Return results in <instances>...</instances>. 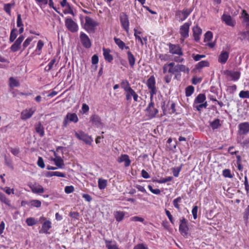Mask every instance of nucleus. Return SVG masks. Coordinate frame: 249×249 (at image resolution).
<instances>
[{
  "mask_svg": "<svg viewBox=\"0 0 249 249\" xmlns=\"http://www.w3.org/2000/svg\"><path fill=\"white\" fill-rule=\"evenodd\" d=\"M169 65L168 72L172 74H175V77H177L178 74L180 75L179 74L180 72H184L186 73H188L189 72V68H186L184 65L178 64L175 65L174 63L171 62L169 63Z\"/></svg>",
  "mask_w": 249,
  "mask_h": 249,
  "instance_id": "f257e3e1",
  "label": "nucleus"
},
{
  "mask_svg": "<svg viewBox=\"0 0 249 249\" xmlns=\"http://www.w3.org/2000/svg\"><path fill=\"white\" fill-rule=\"evenodd\" d=\"M98 25V22L89 17L86 16L85 17V22L83 27L89 33H94L95 28Z\"/></svg>",
  "mask_w": 249,
  "mask_h": 249,
  "instance_id": "f03ea898",
  "label": "nucleus"
},
{
  "mask_svg": "<svg viewBox=\"0 0 249 249\" xmlns=\"http://www.w3.org/2000/svg\"><path fill=\"white\" fill-rule=\"evenodd\" d=\"M206 100V96L204 94H199L195 98L194 106L198 111H200L203 108H206L208 104Z\"/></svg>",
  "mask_w": 249,
  "mask_h": 249,
  "instance_id": "7ed1b4c3",
  "label": "nucleus"
},
{
  "mask_svg": "<svg viewBox=\"0 0 249 249\" xmlns=\"http://www.w3.org/2000/svg\"><path fill=\"white\" fill-rule=\"evenodd\" d=\"M119 19L121 27L127 33L129 31V20L128 16L124 12H122L119 15Z\"/></svg>",
  "mask_w": 249,
  "mask_h": 249,
  "instance_id": "20e7f679",
  "label": "nucleus"
},
{
  "mask_svg": "<svg viewBox=\"0 0 249 249\" xmlns=\"http://www.w3.org/2000/svg\"><path fill=\"white\" fill-rule=\"evenodd\" d=\"M191 25V22H187L184 23L179 28V34L181 36L180 40L183 42L184 39L189 36L190 27Z\"/></svg>",
  "mask_w": 249,
  "mask_h": 249,
  "instance_id": "39448f33",
  "label": "nucleus"
},
{
  "mask_svg": "<svg viewBox=\"0 0 249 249\" xmlns=\"http://www.w3.org/2000/svg\"><path fill=\"white\" fill-rule=\"evenodd\" d=\"M156 81L155 77L151 76L147 81L146 85L149 90L150 94V99L152 100L153 96L157 93V89L156 88Z\"/></svg>",
  "mask_w": 249,
  "mask_h": 249,
  "instance_id": "423d86ee",
  "label": "nucleus"
},
{
  "mask_svg": "<svg viewBox=\"0 0 249 249\" xmlns=\"http://www.w3.org/2000/svg\"><path fill=\"white\" fill-rule=\"evenodd\" d=\"M75 136L80 140L84 141L86 144H91L93 142V139L91 136L82 131L75 132Z\"/></svg>",
  "mask_w": 249,
  "mask_h": 249,
  "instance_id": "0eeeda50",
  "label": "nucleus"
},
{
  "mask_svg": "<svg viewBox=\"0 0 249 249\" xmlns=\"http://www.w3.org/2000/svg\"><path fill=\"white\" fill-rule=\"evenodd\" d=\"M65 24L67 28L71 32L74 33L78 30L77 24L71 18H66L65 21Z\"/></svg>",
  "mask_w": 249,
  "mask_h": 249,
  "instance_id": "6e6552de",
  "label": "nucleus"
},
{
  "mask_svg": "<svg viewBox=\"0 0 249 249\" xmlns=\"http://www.w3.org/2000/svg\"><path fill=\"white\" fill-rule=\"evenodd\" d=\"M188 221L185 218L180 220L179 231L180 233L184 236H187L188 233Z\"/></svg>",
  "mask_w": 249,
  "mask_h": 249,
  "instance_id": "1a4fd4ad",
  "label": "nucleus"
},
{
  "mask_svg": "<svg viewBox=\"0 0 249 249\" xmlns=\"http://www.w3.org/2000/svg\"><path fill=\"white\" fill-rule=\"evenodd\" d=\"M192 12V9H184L182 11H177L176 16L179 19V21H183L187 18Z\"/></svg>",
  "mask_w": 249,
  "mask_h": 249,
  "instance_id": "9d476101",
  "label": "nucleus"
},
{
  "mask_svg": "<svg viewBox=\"0 0 249 249\" xmlns=\"http://www.w3.org/2000/svg\"><path fill=\"white\" fill-rule=\"evenodd\" d=\"M146 115L149 118L152 119L155 117L158 113V110L154 107V104L151 102L149 104L145 110Z\"/></svg>",
  "mask_w": 249,
  "mask_h": 249,
  "instance_id": "9b49d317",
  "label": "nucleus"
},
{
  "mask_svg": "<svg viewBox=\"0 0 249 249\" xmlns=\"http://www.w3.org/2000/svg\"><path fill=\"white\" fill-rule=\"evenodd\" d=\"M78 121V118L75 113H68L63 121V126L66 127L69 122L73 123H77Z\"/></svg>",
  "mask_w": 249,
  "mask_h": 249,
  "instance_id": "f8f14e48",
  "label": "nucleus"
},
{
  "mask_svg": "<svg viewBox=\"0 0 249 249\" xmlns=\"http://www.w3.org/2000/svg\"><path fill=\"white\" fill-rule=\"evenodd\" d=\"M36 111L34 107L26 108L22 110L21 113L20 118L23 120H26L30 118Z\"/></svg>",
  "mask_w": 249,
  "mask_h": 249,
  "instance_id": "ddd939ff",
  "label": "nucleus"
},
{
  "mask_svg": "<svg viewBox=\"0 0 249 249\" xmlns=\"http://www.w3.org/2000/svg\"><path fill=\"white\" fill-rule=\"evenodd\" d=\"M124 92L125 94V98L127 101H130L131 100L132 97H133L134 101H138L139 96L136 92L131 88H130L127 90H125Z\"/></svg>",
  "mask_w": 249,
  "mask_h": 249,
  "instance_id": "4468645a",
  "label": "nucleus"
},
{
  "mask_svg": "<svg viewBox=\"0 0 249 249\" xmlns=\"http://www.w3.org/2000/svg\"><path fill=\"white\" fill-rule=\"evenodd\" d=\"M134 36L135 37L136 41L138 42L142 46L144 44H146L147 40V37H142L141 36L142 32L136 29H134Z\"/></svg>",
  "mask_w": 249,
  "mask_h": 249,
  "instance_id": "2eb2a0df",
  "label": "nucleus"
},
{
  "mask_svg": "<svg viewBox=\"0 0 249 249\" xmlns=\"http://www.w3.org/2000/svg\"><path fill=\"white\" fill-rule=\"evenodd\" d=\"M29 186L33 193L40 194L44 192V188L38 183H30Z\"/></svg>",
  "mask_w": 249,
  "mask_h": 249,
  "instance_id": "dca6fc26",
  "label": "nucleus"
},
{
  "mask_svg": "<svg viewBox=\"0 0 249 249\" xmlns=\"http://www.w3.org/2000/svg\"><path fill=\"white\" fill-rule=\"evenodd\" d=\"M80 39L83 46L85 48H89L91 47V41L89 36L85 33L83 32L80 33Z\"/></svg>",
  "mask_w": 249,
  "mask_h": 249,
  "instance_id": "f3484780",
  "label": "nucleus"
},
{
  "mask_svg": "<svg viewBox=\"0 0 249 249\" xmlns=\"http://www.w3.org/2000/svg\"><path fill=\"white\" fill-rule=\"evenodd\" d=\"M238 127V133L239 135H244L249 132V123L248 122L240 123Z\"/></svg>",
  "mask_w": 249,
  "mask_h": 249,
  "instance_id": "a211bd4d",
  "label": "nucleus"
},
{
  "mask_svg": "<svg viewBox=\"0 0 249 249\" xmlns=\"http://www.w3.org/2000/svg\"><path fill=\"white\" fill-rule=\"evenodd\" d=\"M24 37L23 36H20L15 43L11 46L10 49L13 52H16L18 51L20 48L21 44L24 40Z\"/></svg>",
  "mask_w": 249,
  "mask_h": 249,
  "instance_id": "6ab92c4d",
  "label": "nucleus"
},
{
  "mask_svg": "<svg viewBox=\"0 0 249 249\" xmlns=\"http://www.w3.org/2000/svg\"><path fill=\"white\" fill-rule=\"evenodd\" d=\"M169 47L170 53L178 54L179 56L183 55L181 49L178 45L170 44Z\"/></svg>",
  "mask_w": 249,
  "mask_h": 249,
  "instance_id": "aec40b11",
  "label": "nucleus"
},
{
  "mask_svg": "<svg viewBox=\"0 0 249 249\" xmlns=\"http://www.w3.org/2000/svg\"><path fill=\"white\" fill-rule=\"evenodd\" d=\"M229 57V53L226 51L223 50L218 57V61L221 64H225Z\"/></svg>",
  "mask_w": 249,
  "mask_h": 249,
  "instance_id": "412c9836",
  "label": "nucleus"
},
{
  "mask_svg": "<svg viewBox=\"0 0 249 249\" xmlns=\"http://www.w3.org/2000/svg\"><path fill=\"white\" fill-rule=\"evenodd\" d=\"M119 163L124 162L125 167H128L131 163L129 156L126 154H122L117 159Z\"/></svg>",
  "mask_w": 249,
  "mask_h": 249,
  "instance_id": "4be33fe9",
  "label": "nucleus"
},
{
  "mask_svg": "<svg viewBox=\"0 0 249 249\" xmlns=\"http://www.w3.org/2000/svg\"><path fill=\"white\" fill-rule=\"evenodd\" d=\"M221 19L227 25L230 26H234L235 23V21L230 16L226 14H223L221 17Z\"/></svg>",
  "mask_w": 249,
  "mask_h": 249,
  "instance_id": "5701e85b",
  "label": "nucleus"
},
{
  "mask_svg": "<svg viewBox=\"0 0 249 249\" xmlns=\"http://www.w3.org/2000/svg\"><path fill=\"white\" fill-rule=\"evenodd\" d=\"M193 36L196 41L197 42L200 40V36L202 34V30L198 25L194 26L193 29Z\"/></svg>",
  "mask_w": 249,
  "mask_h": 249,
  "instance_id": "b1692460",
  "label": "nucleus"
},
{
  "mask_svg": "<svg viewBox=\"0 0 249 249\" xmlns=\"http://www.w3.org/2000/svg\"><path fill=\"white\" fill-rule=\"evenodd\" d=\"M90 120L97 127L101 128L104 126V124L101 122V118L97 115H92L90 118Z\"/></svg>",
  "mask_w": 249,
  "mask_h": 249,
  "instance_id": "393cba45",
  "label": "nucleus"
},
{
  "mask_svg": "<svg viewBox=\"0 0 249 249\" xmlns=\"http://www.w3.org/2000/svg\"><path fill=\"white\" fill-rule=\"evenodd\" d=\"M51 228V222L49 220H47L43 223L41 229L39 231V233H48V231Z\"/></svg>",
  "mask_w": 249,
  "mask_h": 249,
  "instance_id": "a878e982",
  "label": "nucleus"
},
{
  "mask_svg": "<svg viewBox=\"0 0 249 249\" xmlns=\"http://www.w3.org/2000/svg\"><path fill=\"white\" fill-rule=\"evenodd\" d=\"M227 75L230 76L233 81L238 80L240 77V72L238 71H228Z\"/></svg>",
  "mask_w": 249,
  "mask_h": 249,
  "instance_id": "bb28decb",
  "label": "nucleus"
},
{
  "mask_svg": "<svg viewBox=\"0 0 249 249\" xmlns=\"http://www.w3.org/2000/svg\"><path fill=\"white\" fill-rule=\"evenodd\" d=\"M103 55L106 61L110 62L113 60V56L110 54V50L108 49L103 48Z\"/></svg>",
  "mask_w": 249,
  "mask_h": 249,
  "instance_id": "cd10ccee",
  "label": "nucleus"
},
{
  "mask_svg": "<svg viewBox=\"0 0 249 249\" xmlns=\"http://www.w3.org/2000/svg\"><path fill=\"white\" fill-rule=\"evenodd\" d=\"M52 160L54 161L55 164L59 168H62L64 165V161L60 157H56L55 158H52Z\"/></svg>",
  "mask_w": 249,
  "mask_h": 249,
  "instance_id": "c85d7f7f",
  "label": "nucleus"
},
{
  "mask_svg": "<svg viewBox=\"0 0 249 249\" xmlns=\"http://www.w3.org/2000/svg\"><path fill=\"white\" fill-rule=\"evenodd\" d=\"M127 59L129 62V64L131 68H133L135 64V58L133 54L131 52L128 51L127 52Z\"/></svg>",
  "mask_w": 249,
  "mask_h": 249,
  "instance_id": "c756f323",
  "label": "nucleus"
},
{
  "mask_svg": "<svg viewBox=\"0 0 249 249\" xmlns=\"http://www.w3.org/2000/svg\"><path fill=\"white\" fill-rule=\"evenodd\" d=\"M9 86L11 89H13L15 87H18L19 86V83L16 79L14 77H10L9 79Z\"/></svg>",
  "mask_w": 249,
  "mask_h": 249,
  "instance_id": "7c9ffc66",
  "label": "nucleus"
},
{
  "mask_svg": "<svg viewBox=\"0 0 249 249\" xmlns=\"http://www.w3.org/2000/svg\"><path fill=\"white\" fill-rule=\"evenodd\" d=\"M239 38L242 40H247L249 42V30L246 32H241L239 34Z\"/></svg>",
  "mask_w": 249,
  "mask_h": 249,
  "instance_id": "2f4dec72",
  "label": "nucleus"
},
{
  "mask_svg": "<svg viewBox=\"0 0 249 249\" xmlns=\"http://www.w3.org/2000/svg\"><path fill=\"white\" fill-rule=\"evenodd\" d=\"M36 132L41 136L44 135V127L40 123H38L35 125Z\"/></svg>",
  "mask_w": 249,
  "mask_h": 249,
  "instance_id": "473e14b6",
  "label": "nucleus"
},
{
  "mask_svg": "<svg viewBox=\"0 0 249 249\" xmlns=\"http://www.w3.org/2000/svg\"><path fill=\"white\" fill-rule=\"evenodd\" d=\"M98 187L100 190H104L107 186V180L106 179L99 178L98 180Z\"/></svg>",
  "mask_w": 249,
  "mask_h": 249,
  "instance_id": "72a5a7b5",
  "label": "nucleus"
},
{
  "mask_svg": "<svg viewBox=\"0 0 249 249\" xmlns=\"http://www.w3.org/2000/svg\"><path fill=\"white\" fill-rule=\"evenodd\" d=\"M44 42L41 40H38L37 43L36 52L37 54L40 55L42 52V48L44 46Z\"/></svg>",
  "mask_w": 249,
  "mask_h": 249,
  "instance_id": "f704fd0d",
  "label": "nucleus"
},
{
  "mask_svg": "<svg viewBox=\"0 0 249 249\" xmlns=\"http://www.w3.org/2000/svg\"><path fill=\"white\" fill-rule=\"evenodd\" d=\"M115 43L118 47L121 50L124 49L125 47V43L120 38L114 37L113 38Z\"/></svg>",
  "mask_w": 249,
  "mask_h": 249,
  "instance_id": "c9c22d12",
  "label": "nucleus"
},
{
  "mask_svg": "<svg viewBox=\"0 0 249 249\" xmlns=\"http://www.w3.org/2000/svg\"><path fill=\"white\" fill-rule=\"evenodd\" d=\"M0 200L1 202L5 204L9 207H11L10 201L6 197V196L0 192Z\"/></svg>",
  "mask_w": 249,
  "mask_h": 249,
  "instance_id": "e433bc0d",
  "label": "nucleus"
},
{
  "mask_svg": "<svg viewBox=\"0 0 249 249\" xmlns=\"http://www.w3.org/2000/svg\"><path fill=\"white\" fill-rule=\"evenodd\" d=\"M114 215L116 220L118 222H120L124 219V213L123 212L117 211L115 212Z\"/></svg>",
  "mask_w": 249,
  "mask_h": 249,
  "instance_id": "4c0bfd02",
  "label": "nucleus"
},
{
  "mask_svg": "<svg viewBox=\"0 0 249 249\" xmlns=\"http://www.w3.org/2000/svg\"><path fill=\"white\" fill-rule=\"evenodd\" d=\"M209 63L208 61L204 60L198 62L196 66V68L197 69H201L203 67H208Z\"/></svg>",
  "mask_w": 249,
  "mask_h": 249,
  "instance_id": "58836bf2",
  "label": "nucleus"
},
{
  "mask_svg": "<svg viewBox=\"0 0 249 249\" xmlns=\"http://www.w3.org/2000/svg\"><path fill=\"white\" fill-rule=\"evenodd\" d=\"M55 62H56L55 58H53V59H52L50 61V62L49 63L48 65H47L45 67V68L44 69L45 71H50L53 67V66L54 65Z\"/></svg>",
  "mask_w": 249,
  "mask_h": 249,
  "instance_id": "ea45409f",
  "label": "nucleus"
},
{
  "mask_svg": "<svg viewBox=\"0 0 249 249\" xmlns=\"http://www.w3.org/2000/svg\"><path fill=\"white\" fill-rule=\"evenodd\" d=\"M26 222L28 226H32L36 224L37 221L34 218L29 217L26 219Z\"/></svg>",
  "mask_w": 249,
  "mask_h": 249,
  "instance_id": "a19ab883",
  "label": "nucleus"
},
{
  "mask_svg": "<svg viewBox=\"0 0 249 249\" xmlns=\"http://www.w3.org/2000/svg\"><path fill=\"white\" fill-rule=\"evenodd\" d=\"M121 87L124 91L131 88L130 84L126 80H124L121 82Z\"/></svg>",
  "mask_w": 249,
  "mask_h": 249,
  "instance_id": "79ce46f5",
  "label": "nucleus"
},
{
  "mask_svg": "<svg viewBox=\"0 0 249 249\" xmlns=\"http://www.w3.org/2000/svg\"><path fill=\"white\" fill-rule=\"evenodd\" d=\"M194 88L192 86H189L186 88L185 94L187 97L190 96L194 92Z\"/></svg>",
  "mask_w": 249,
  "mask_h": 249,
  "instance_id": "37998d69",
  "label": "nucleus"
},
{
  "mask_svg": "<svg viewBox=\"0 0 249 249\" xmlns=\"http://www.w3.org/2000/svg\"><path fill=\"white\" fill-rule=\"evenodd\" d=\"M106 245L108 249H119L115 243L111 241H106Z\"/></svg>",
  "mask_w": 249,
  "mask_h": 249,
  "instance_id": "c03bdc74",
  "label": "nucleus"
},
{
  "mask_svg": "<svg viewBox=\"0 0 249 249\" xmlns=\"http://www.w3.org/2000/svg\"><path fill=\"white\" fill-rule=\"evenodd\" d=\"M213 33L211 31H207L204 35V42H209L213 38Z\"/></svg>",
  "mask_w": 249,
  "mask_h": 249,
  "instance_id": "a18cd8bd",
  "label": "nucleus"
},
{
  "mask_svg": "<svg viewBox=\"0 0 249 249\" xmlns=\"http://www.w3.org/2000/svg\"><path fill=\"white\" fill-rule=\"evenodd\" d=\"M222 175L225 178H232L233 176L229 169H225L223 170Z\"/></svg>",
  "mask_w": 249,
  "mask_h": 249,
  "instance_id": "49530a36",
  "label": "nucleus"
},
{
  "mask_svg": "<svg viewBox=\"0 0 249 249\" xmlns=\"http://www.w3.org/2000/svg\"><path fill=\"white\" fill-rule=\"evenodd\" d=\"M17 36V34L16 33V30L15 29H12L11 31L9 41L10 42H13Z\"/></svg>",
  "mask_w": 249,
  "mask_h": 249,
  "instance_id": "de8ad7c7",
  "label": "nucleus"
},
{
  "mask_svg": "<svg viewBox=\"0 0 249 249\" xmlns=\"http://www.w3.org/2000/svg\"><path fill=\"white\" fill-rule=\"evenodd\" d=\"M14 6V4L7 3L4 5V10L9 15L11 14V10L12 7Z\"/></svg>",
  "mask_w": 249,
  "mask_h": 249,
  "instance_id": "09e8293b",
  "label": "nucleus"
},
{
  "mask_svg": "<svg viewBox=\"0 0 249 249\" xmlns=\"http://www.w3.org/2000/svg\"><path fill=\"white\" fill-rule=\"evenodd\" d=\"M210 125L213 129H217L220 126L219 120L215 119L211 123Z\"/></svg>",
  "mask_w": 249,
  "mask_h": 249,
  "instance_id": "8fccbe9b",
  "label": "nucleus"
},
{
  "mask_svg": "<svg viewBox=\"0 0 249 249\" xmlns=\"http://www.w3.org/2000/svg\"><path fill=\"white\" fill-rule=\"evenodd\" d=\"M172 179V177H168L165 178H160V180H158L156 181L159 183H165L167 182L171 181Z\"/></svg>",
  "mask_w": 249,
  "mask_h": 249,
  "instance_id": "3c124183",
  "label": "nucleus"
},
{
  "mask_svg": "<svg viewBox=\"0 0 249 249\" xmlns=\"http://www.w3.org/2000/svg\"><path fill=\"white\" fill-rule=\"evenodd\" d=\"M239 96L241 98H249V91L242 90L240 92Z\"/></svg>",
  "mask_w": 249,
  "mask_h": 249,
  "instance_id": "603ef678",
  "label": "nucleus"
},
{
  "mask_svg": "<svg viewBox=\"0 0 249 249\" xmlns=\"http://www.w3.org/2000/svg\"><path fill=\"white\" fill-rule=\"evenodd\" d=\"M30 203H31V205L32 206H34V207H35L36 208L40 207L41 205V201L38 200H36V199H35V200H33L31 201Z\"/></svg>",
  "mask_w": 249,
  "mask_h": 249,
  "instance_id": "864d4df0",
  "label": "nucleus"
},
{
  "mask_svg": "<svg viewBox=\"0 0 249 249\" xmlns=\"http://www.w3.org/2000/svg\"><path fill=\"white\" fill-rule=\"evenodd\" d=\"M3 191H4L7 195H10L11 194H14V189H11L8 187H5L4 188H1Z\"/></svg>",
  "mask_w": 249,
  "mask_h": 249,
  "instance_id": "5fc2aeb1",
  "label": "nucleus"
},
{
  "mask_svg": "<svg viewBox=\"0 0 249 249\" xmlns=\"http://www.w3.org/2000/svg\"><path fill=\"white\" fill-rule=\"evenodd\" d=\"M181 198L180 197H178L173 200V205L176 208L178 209H179V205H178V203L181 201Z\"/></svg>",
  "mask_w": 249,
  "mask_h": 249,
  "instance_id": "6e6d98bb",
  "label": "nucleus"
},
{
  "mask_svg": "<svg viewBox=\"0 0 249 249\" xmlns=\"http://www.w3.org/2000/svg\"><path fill=\"white\" fill-rule=\"evenodd\" d=\"M130 219L131 221H134V222L139 221V222H141L142 223H143L144 221V219L143 218L138 216H135L131 217Z\"/></svg>",
  "mask_w": 249,
  "mask_h": 249,
  "instance_id": "4d7b16f0",
  "label": "nucleus"
},
{
  "mask_svg": "<svg viewBox=\"0 0 249 249\" xmlns=\"http://www.w3.org/2000/svg\"><path fill=\"white\" fill-rule=\"evenodd\" d=\"M64 8H65V10H64V13L65 14H70L73 15V10L71 9L70 4L68 5V6L65 7Z\"/></svg>",
  "mask_w": 249,
  "mask_h": 249,
  "instance_id": "13d9d810",
  "label": "nucleus"
},
{
  "mask_svg": "<svg viewBox=\"0 0 249 249\" xmlns=\"http://www.w3.org/2000/svg\"><path fill=\"white\" fill-rule=\"evenodd\" d=\"M37 164L39 167H40L41 168H44L45 167L44 160L41 157H38Z\"/></svg>",
  "mask_w": 249,
  "mask_h": 249,
  "instance_id": "bf43d9fd",
  "label": "nucleus"
},
{
  "mask_svg": "<svg viewBox=\"0 0 249 249\" xmlns=\"http://www.w3.org/2000/svg\"><path fill=\"white\" fill-rule=\"evenodd\" d=\"M192 57L193 58L194 60L196 61H199L201 58L205 57V55L203 54H193L192 55Z\"/></svg>",
  "mask_w": 249,
  "mask_h": 249,
  "instance_id": "052dcab7",
  "label": "nucleus"
},
{
  "mask_svg": "<svg viewBox=\"0 0 249 249\" xmlns=\"http://www.w3.org/2000/svg\"><path fill=\"white\" fill-rule=\"evenodd\" d=\"M32 40H33V37H28L25 40V41L23 42V48L25 49V48H26L30 44V43L31 42V41Z\"/></svg>",
  "mask_w": 249,
  "mask_h": 249,
  "instance_id": "680f3d73",
  "label": "nucleus"
},
{
  "mask_svg": "<svg viewBox=\"0 0 249 249\" xmlns=\"http://www.w3.org/2000/svg\"><path fill=\"white\" fill-rule=\"evenodd\" d=\"M74 190V187L73 186H67L65 188V192L67 194H70L72 193Z\"/></svg>",
  "mask_w": 249,
  "mask_h": 249,
  "instance_id": "e2e57ef3",
  "label": "nucleus"
},
{
  "mask_svg": "<svg viewBox=\"0 0 249 249\" xmlns=\"http://www.w3.org/2000/svg\"><path fill=\"white\" fill-rule=\"evenodd\" d=\"M148 188L149 190L154 194L159 195L160 193V191L159 189H154L151 185H148Z\"/></svg>",
  "mask_w": 249,
  "mask_h": 249,
  "instance_id": "0e129e2a",
  "label": "nucleus"
},
{
  "mask_svg": "<svg viewBox=\"0 0 249 249\" xmlns=\"http://www.w3.org/2000/svg\"><path fill=\"white\" fill-rule=\"evenodd\" d=\"M181 170L180 168L179 167H175L172 169L173 175L175 177H178L179 175V173Z\"/></svg>",
  "mask_w": 249,
  "mask_h": 249,
  "instance_id": "69168bd1",
  "label": "nucleus"
},
{
  "mask_svg": "<svg viewBox=\"0 0 249 249\" xmlns=\"http://www.w3.org/2000/svg\"><path fill=\"white\" fill-rule=\"evenodd\" d=\"M17 24V26L18 27H21V26H23L21 15L20 14L18 15Z\"/></svg>",
  "mask_w": 249,
  "mask_h": 249,
  "instance_id": "338daca9",
  "label": "nucleus"
},
{
  "mask_svg": "<svg viewBox=\"0 0 249 249\" xmlns=\"http://www.w3.org/2000/svg\"><path fill=\"white\" fill-rule=\"evenodd\" d=\"M133 249H148L147 247L142 244H140L135 246Z\"/></svg>",
  "mask_w": 249,
  "mask_h": 249,
  "instance_id": "774afa93",
  "label": "nucleus"
}]
</instances>
